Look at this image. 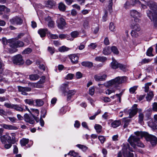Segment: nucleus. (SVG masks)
<instances>
[{"label":"nucleus","instance_id":"obj_26","mask_svg":"<svg viewBox=\"0 0 157 157\" xmlns=\"http://www.w3.org/2000/svg\"><path fill=\"white\" fill-rule=\"evenodd\" d=\"M102 52L105 55H109L111 53V48L109 47H105L103 50Z\"/></svg>","mask_w":157,"mask_h":157},{"label":"nucleus","instance_id":"obj_60","mask_svg":"<svg viewBox=\"0 0 157 157\" xmlns=\"http://www.w3.org/2000/svg\"><path fill=\"white\" fill-rule=\"evenodd\" d=\"M48 50L51 55H52L55 52L54 48H53L48 47Z\"/></svg>","mask_w":157,"mask_h":157},{"label":"nucleus","instance_id":"obj_51","mask_svg":"<svg viewBox=\"0 0 157 157\" xmlns=\"http://www.w3.org/2000/svg\"><path fill=\"white\" fill-rule=\"evenodd\" d=\"M115 90L114 89L110 90V89H107L106 90L105 92V93L106 94L109 95L115 92Z\"/></svg>","mask_w":157,"mask_h":157},{"label":"nucleus","instance_id":"obj_63","mask_svg":"<svg viewBox=\"0 0 157 157\" xmlns=\"http://www.w3.org/2000/svg\"><path fill=\"white\" fill-rule=\"evenodd\" d=\"M5 10V6L4 5H0V14H3V12Z\"/></svg>","mask_w":157,"mask_h":157},{"label":"nucleus","instance_id":"obj_59","mask_svg":"<svg viewBox=\"0 0 157 157\" xmlns=\"http://www.w3.org/2000/svg\"><path fill=\"white\" fill-rule=\"evenodd\" d=\"M131 33V36L133 37H137L138 36V33L136 32V31L134 30H132Z\"/></svg>","mask_w":157,"mask_h":157},{"label":"nucleus","instance_id":"obj_38","mask_svg":"<svg viewBox=\"0 0 157 157\" xmlns=\"http://www.w3.org/2000/svg\"><path fill=\"white\" fill-rule=\"evenodd\" d=\"M35 102L36 103V105L38 106H42L44 102L43 101L40 99H37L36 100Z\"/></svg>","mask_w":157,"mask_h":157},{"label":"nucleus","instance_id":"obj_29","mask_svg":"<svg viewBox=\"0 0 157 157\" xmlns=\"http://www.w3.org/2000/svg\"><path fill=\"white\" fill-rule=\"evenodd\" d=\"M29 142V139L23 138L20 141V143L22 146H24L28 144Z\"/></svg>","mask_w":157,"mask_h":157},{"label":"nucleus","instance_id":"obj_27","mask_svg":"<svg viewBox=\"0 0 157 157\" xmlns=\"http://www.w3.org/2000/svg\"><path fill=\"white\" fill-rule=\"evenodd\" d=\"M66 6L65 5L63 2L59 3L58 5V8L59 10L64 12L66 10Z\"/></svg>","mask_w":157,"mask_h":157},{"label":"nucleus","instance_id":"obj_6","mask_svg":"<svg viewBox=\"0 0 157 157\" xmlns=\"http://www.w3.org/2000/svg\"><path fill=\"white\" fill-rule=\"evenodd\" d=\"M122 151L123 155L124 157H134V154L132 152L133 151L132 148L130 147L128 144H123Z\"/></svg>","mask_w":157,"mask_h":157},{"label":"nucleus","instance_id":"obj_17","mask_svg":"<svg viewBox=\"0 0 157 157\" xmlns=\"http://www.w3.org/2000/svg\"><path fill=\"white\" fill-rule=\"evenodd\" d=\"M1 126L4 128L8 130H16L18 129V128L16 126L7 124H2Z\"/></svg>","mask_w":157,"mask_h":157},{"label":"nucleus","instance_id":"obj_25","mask_svg":"<svg viewBox=\"0 0 157 157\" xmlns=\"http://www.w3.org/2000/svg\"><path fill=\"white\" fill-rule=\"evenodd\" d=\"M130 27L132 30L138 32L140 30V28L139 24L137 23H133Z\"/></svg>","mask_w":157,"mask_h":157},{"label":"nucleus","instance_id":"obj_61","mask_svg":"<svg viewBox=\"0 0 157 157\" xmlns=\"http://www.w3.org/2000/svg\"><path fill=\"white\" fill-rule=\"evenodd\" d=\"M4 105L8 108L13 109L14 104H11L9 103H5Z\"/></svg>","mask_w":157,"mask_h":157},{"label":"nucleus","instance_id":"obj_35","mask_svg":"<svg viewBox=\"0 0 157 157\" xmlns=\"http://www.w3.org/2000/svg\"><path fill=\"white\" fill-rule=\"evenodd\" d=\"M139 120L138 122L139 123H140L141 124H143L144 122L143 120L144 119V114L141 113H139Z\"/></svg>","mask_w":157,"mask_h":157},{"label":"nucleus","instance_id":"obj_49","mask_svg":"<svg viewBox=\"0 0 157 157\" xmlns=\"http://www.w3.org/2000/svg\"><path fill=\"white\" fill-rule=\"evenodd\" d=\"M68 82H67L63 84L61 86L60 89L63 92H64L65 91L66 88L68 86Z\"/></svg>","mask_w":157,"mask_h":157},{"label":"nucleus","instance_id":"obj_47","mask_svg":"<svg viewBox=\"0 0 157 157\" xmlns=\"http://www.w3.org/2000/svg\"><path fill=\"white\" fill-rule=\"evenodd\" d=\"M68 154L74 157H79V154L78 153L75 152L74 151H71L68 153Z\"/></svg>","mask_w":157,"mask_h":157},{"label":"nucleus","instance_id":"obj_23","mask_svg":"<svg viewBox=\"0 0 157 157\" xmlns=\"http://www.w3.org/2000/svg\"><path fill=\"white\" fill-rule=\"evenodd\" d=\"M45 78L44 76H42L37 83L35 84L34 86L37 88L41 87V86L40 84L44 83L45 80Z\"/></svg>","mask_w":157,"mask_h":157},{"label":"nucleus","instance_id":"obj_28","mask_svg":"<svg viewBox=\"0 0 157 157\" xmlns=\"http://www.w3.org/2000/svg\"><path fill=\"white\" fill-rule=\"evenodd\" d=\"M81 64L84 67H91L93 66V64L92 62L88 61L83 62L81 63Z\"/></svg>","mask_w":157,"mask_h":157},{"label":"nucleus","instance_id":"obj_32","mask_svg":"<svg viewBox=\"0 0 157 157\" xmlns=\"http://www.w3.org/2000/svg\"><path fill=\"white\" fill-rule=\"evenodd\" d=\"M39 78V76L36 74H32L29 75V78L31 80H36Z\"/></svg>","mask_w":157,"mask_h":157},{"label":"nucleus","instance_id":"obj_34","mask_svg":"<svg viewBox=\"0 0 157 157\" xmlns=\"http://www.w3.org/2000/svg\"><path fill=\"white\" fill-rule=\"evenodd\" d=\"M119 64L115 60H113L111 63V67L113 69H116L118 68Z\"/></svg>","mask_w":157,"mask_h":157},{"label":"nucleus","instance_id":"obj_40","mask_svg":"<svg viewBox=\"0 0 157 157\" xmlns=\"http://www.w3.org/2000/svg\"><path fill=\"white\" fill-rule=\"evenodd\" d=\"M102 126L98 124H95L94 125V128L98 133H100L101 131Z\"/></svg>","mask_w":157,"mask_h":157},{"label":"nucleus","instance_id":"obj_42","mask_svg":"<svg viewBox=\"0 0 157 157\" xmlns=\"http://www.w3.org/2000/svg\"><path fill=\"white\" fill-rule=\"evenodd\" d=\"M76 146L84 151H86L88 149V147L86 146L80 144H78Z\"/></svg>","mask_w":157,"mask_h":157},{"label":"nucleus","instance_id":"obj_15","mask_svg":"<svg viewBox=\"0 0 157 157\" xmlns=\"http://www.w3.org/2000/svg\"><path fill=\"white\" fill-rule=\"evenodd\" d=\"M13 109L21 112L25 111V109L24 108V105H14Z\"/></svg>","mask_w":157,"mask_h":157},{"label":"nucleus","instance_id":"obj_48","mask_svg":"<svg viewBox=\"0 0 157 157\" xmlns=\"http://www.w3.org/2000/svg\"><path fill=\"white\" fill-rule=\"evenodd\" d=\"M79 33L77 31H74L71 32V36L73 38H75L78 37Z\"/></svg>","mask_w":157,"mask_h":157},{"label":"nucleus","instance_id":"obj_18","mask_svg":"<svg viewBox=\"0 0 157 157\" xmlns=\"http://www.w3.org/2000/svg\"><path fill=\"white\" fill-rule=\"evenodd\" d=\"M2 42L3 44L4 49H7L6 45L9 46L10 44H12V40L11 39L7 40L6 38L4 37L2 38Z\"/></svg>","mask_w":157,"mask_h":157},{"label":"nucleus","instance_id":"obj_44","mask_svg":"<svg viewBox=\"0 0 157 157\" xmlns=\"http://www.w3.org/2000/svg\"><path fill=\"white\" fill-rule=\"evenodd\" d=\"M32 110V113L31 114L33 117V114L35 115V116H38L39 114V110L37 109H31Z\"/></svg>","mask_w":157,"mask_h":157},{"label":"nucleus","instance_id":"obj_55","mask_svg":"<svg viewBox=\"0 0 157 157\" xmlns=\"http://www.w3.org/2000/svg\"><path fill=\"white\" fill-rule=\"evenodd\" d=\"M109 29L112 31H114L115 30V26L113 23L111 22L110 23Z\"/></svg>","mask_w":157,"mask_h":157},{"label":"nucleus","instance_id":"obj_33","mask_svg":"<svg viewBox=\"0 0 157 157\" xmlns=\"http://www.w3.org/2000/svg\"><path fill=\"white\" fill-rule=\"evenodd\" d=\"M154 96L153 93L152 91L149 92L147 94V95L146 97L147 101H150L152 98Z\"/></svg>","mask_w":157,"mask_h":157},{"label":"nucleus","instance_id":"obj_50","mask_svg":"<svg viewBox=\"0 0 157 157\" xmlns=\"http://www.w3.org/2000/svg\"><path fill=\"white\" fill-rule=\"evenodd\" d=\"M32 51V49L30 48H26L24 51L22 52L23 54H27L31 53Z\"/></svg>","mask_w":157,"mask_h":157},{"label":"nucleus","instance_id":"obj_30","mask_svg":"<svg viewBox=\"0 0 157 157\" xmlns=\"http://www.w3.org/2000/svg\"><path fill=\"white\" fill-rule=\"evenodd\" d=\"M90 20L89 18H86L83 21V26L84 28L88 29L89 26V21Z\"/></svg>","mask_w":157,"mask_h":157},{"label":"nucleus","instance_id":"obj_2","mask_svg":"<svg viewBox=\"0 0 157 157\" xmlns=\"http://www.w3.org/2000/svg\"><path fill=\"white\" fill-rule=\"evenodd\" d=\"M126 80L125 76H119L107 82L104 84L105 86L108 87L116 88L119 84L125 82Z\"/></svg>","mask_w":157,"mask_h":157},{"label":"nucleus","instance_id":"obj_20","mask_svg":"<svg viewBox=\"0 0 157 157\" xmlns=\"http://www.w3.org/2000/svg\"><path fill=\"white\" fill-rule=\"evenodd\" d=\"M135 5V2L133 0H127L124 4V7L127 9L129 8L131 6Z\"/></svg>","mask_w":157,"mask_h":157},{"label":"nucleus","instance_id":"obj_13","mask_svg":"<svg viewBox=\"0 0 157 157\" xmlns=\"http://www.w3.org/2000/svg\"><path fill=\"white\" fill-rule=\"evenodd\" d=\"M18 88L19 92H21L22 94L27 95L28 93L26 92L30 91L31 90V88L30 87H23L20 86H18Z\"/></svg>","mask_w":157,"mask_h":157},{"label":"nucleus","instance_id":"obj_45","mask_svg":"<svg viewBox=\"0 0 157 157\" xmlns=\"http://www.w3.org/2000/svg\"><path fill=\"white\" fill-rule=\"evenodd\" d=\"M153 50V49L151 47L148 48L146 52V55L149 56H153V55L152 54Z\"/></svg>","mask_w":157,"mask_h":157},{"label":"nucleus","instance_id":"obj_11","mask_svg":"<svg viewBox=\"0 0 157 157\" xmlns=\"http://www.w3.org/2000/svg\"><path fill=\"white\" fill-rule=\"evenodd\" d=\"M107 75L105 74H102L101 73L99 74L96 75L94 76L95 80L97 82L104 81L106 80Z\"/></svg>","mask_w":157,"mask_h":157},{"label":"nucleus","instance_id":"obj_3","mask_svg":"<svg viewBox=\"0 0 157 157\" xmlns=\"http://www.w3.org/2000/svg\"><path fill=\"white\" fill-rule=\"evenodd\" d=\"M136 135V136H131L128 139V142L134 148H135L136 145L139 147H144V144L140 141V138L138 137L140 136L142 138L143 137Z\"/></svg>","mask_w":157,"mask_h":157},{"label":"nucleus","instance_id":"obj_52","mask_svg":"<svg viewBox=\"0 0 157 157\" xmlns=\"http://www.w3.org/2000/svg\"><path fill=\"white\" fill-rule=\"evenodd\" d=\"M137 86H134L132 87H131L129 89V91L131 94H133L135 92L137 88Z\"/></svg>","mask_w":157,"mask_h":157},{"label":"nucleus","instance_id":"obj_56","mask_svg":"<svg viewBox=\"0 0 157 157\" xmlns=\"http://www.w3.org/2000/svg\"><path fill=\"white\" fill-rule=\"evenodd\" d=\"M101 99L105 102H110L111 101L110 98L108 97H102L101 98Z\"/></svg>","mask_w":157,"mask_h":157},{"label":"nucleus","instance_id":"obj_46","mask_svg":"<svg viewBox=\"0 0 157 157\" xmlns=\"http://www.w3.org/2000/svg\"><path fill=\"white\" fill-rule=\"evenodd\" d=\"M148 124L149 127L153 129L156 128L155 124L152 120H151L149 121L148 123Z\"/></svg>","mask_w":157,"mask_h":157},{"label":"nucleus","instance_id":"obj_5","mask_svg":"<svg viewBox=\"0 0 157 157\" xmlns=\"http://www.w3.org/2000/svg\"><path fill=\"white\" fill-rule=\"evenodd\" d=\"M134 133L137 136H140L141 137H144L148 138L152 145H156L157 142V138L155 136L149 135L147 132H143L137 131L135 132Z\"/></svg>","mask_w":157,"mask_h":157},{"label":"nucleus","instance_id":"obj_19","mask_svg":"<svg viewBox=\"0 0 157 157\" xmlns=\"http://www.w3.org/2000/svg\"><path fill=\"white\" fill-rule=\"evenodd\" d=\"M44 3L45 6L49 8H52L53 6H55L56 2L53 0H48L44 1Z\"/></svg>","mask_w":157,"mask_h":157},{"label":"nucleus","instance_id":"obj_24","mask_svg":"<svg viewBox=\"0 0 157 157\" xmlns=\"http://www.w3.org/2000/svg\"><path fill=\"white\" fill-rule=\"evenodd\" d=\"M48 29H39L38 32L40 37H43L45 36L46 33Z\"/></svg>","mask_w":157,"mask_h":157},{"label":"nucleus","instance_id":"obj_57","mask_svg":"<svg viewBox=\"0 0 157 157\" xmlns=\"http://www.w3.org/2000/svg\"><path fill=\"white\" fill-rule=\"evenodd\" d=\"M97 46V44L96 43H91L88 46L89 48L91 49H94Z\"/></svg>","mask_w":157,"mask_h":157},{"label":"nucleus","instance_id":"obj_10","mask_svg":"<svg viewBox=\"0 0 157 157\" xmlns=\"http://www.w3.org/2000/svg\"><path fill=\"white\" fill-rule=\"evenodd\" d=\"M56 24L59 28L63 29L66 25L65 21L62 17L58 18L56 21Z\"/></svg>","mask_w":157,"mask_h":157},{"label":"nucleus","instance_id":"obj_58","mask_svg":"<svg viewBox=\"0 0 157 157\" xmlns=\"http://www.w3.org/2000/svg\"><path fill=\"white\" fill-rule=\"evenodd\" d=\"M100 112H101L100 110V109L98 110V111L97 112L95 113L94 115L90 117H89V119L90 120L94 119L95 118L96 116H97L98 114L99 113H100Z\"/></svg>","mask_w":157,"mask_h":157},{"label":"nucleus","instance_id":"obj_8","mask_svg":"<svg viewBox=\"0 0 157 157\" xmlns=\"http://www.w3.org/2000/svg\"><path fill=\"white\" fill-rule=\"evenodd\" d=\"M11 24L13 25H21L23 22L22 19L20 17L16 16L13 17L10 20Z\"/></svg>","mask_w":157,"mask_h":157},{"label":"nucleus","instance_id":"obj_7","mask_svg":"<svg viewBox=\"0 0 157 157\" xmlns=\"http://www.w3.org/2000/svg\"><path fill=\"white\" fill-rule=\"evenodd\" d=\"M13 63L17 65H21L24 63V61L22 56L20 55H17L14 56L12 58Z\"/></svg>","mask_w":157,"mask_h":157},{"label":"nucleus","instance_id":"obj_41","mask_svg":"<svg viewBox=\"0 0 157 157\" xmlns=\"http://www.w3.org/2000/svg\"><path fill=\"white\" fill-rule=\"evenodd\" d=\"M151 61V60L149 59H143L142 61L140 62L139 63V65H141L150 62Z\"/></svg>","mask_w":157,"mask_h":157},{"label":"nucleus","instance_id":"obj_9","mask_svg":"<svg viewBox=\"0 0 157 157\" xmlns=\"http://www.w3.org/2000/svg\"><path fill=\"white\" fill-rule=\"evenodd\" d=\"M137 105L134 104L132 107V108L128 110L129 117L131 118L134 117L137 113L138 109Z\"/></svg>","mask_w":157,"mask_h":157},{"label":"nucleus","instance_id":"obj_54","mask_svg":"<svg viewBox=\"0 0 157 157\" xmlns=\"http://www.w3.org/2000/svg\"><path fill=\"white\" fill-rule=\"evenodd\" d=\"M98 139L101 144H103L105 141V138L102 136H99Z\"/></svg>","mask_w":157,"mask_h":157},{"label":"nucleus","instance_id":"obj_14","mask_svg":"<svg viewBox=\"0 0 157 157\" xmlns=\"http://www.w3.org/2000/svg\"><path fill=\"white\" fill-rule=\"evenodd\" d=\"M24 44L22 41H17L16 42L10 44L9 46L12 48H17L23 47Z\"/></svg>","mask_w":157,"mask_h":157},{"label":"nucleus","instance_id":"obj_21","mask_svg":"<svg viewBox=\"0 0 157 157\" xmlns=\"http://www.w3.org/2000/svg\"><path fill=\"white\" fill-rule=\"evenodd\" d=\"M69 58L72 63L74 64L77 63L79 59L78 57L75 55H71L69 56Z\"/></svg>","mask_w":157,"mask_h":157},{"label":"nucleus","instance_id":"obj_64","mask_svg":"<svg viewBox=\"0 0 157 157\" xmlns=\"http://www.w3.org/2000/svg\"><path fill=\"white\" fill-rule=\"evenodd\" d=\"M152 110L153 111L157 112V103L154 102L152 105Z\"/></svg>","mask_w":157,"mask_h":157},{"label":"nucleus","instance_id":"obj_16","mask_svg":"<svg viewBox=\"0 0 157 157\" xmlns=\"http://www.w3.org/2000/svg\"><path fill=\"white\" fill-rule=\"evenodd\" d=\"M24 120L25 122L29 123L31 124H33L35 123L33 118L31 117L27 114L24 115Z\"/></svg>","mask_w":157,"mask_h":157},{"label":"nucleus","instance_id":"obj_31","mask_svg":"<svg viewBox=\"0 0 157 157\" xmlns=\"http://www.w3.org/2000/svg\"><path fill=\"white\" fill-rule=\"evenodd\" d=\"M121 122L119 120L113 121L111 124V126L113 128H116L119 126L121 124Z\"/></svg>","mask_w":157,"mask_h":157},{"label":"nucleus","instance_id":"obj_39","mask_svg":"<svg viewBox=\"0 0 157 157\" xmlns=\"http://www.w3.org/2000/svg\"><path fill=\"white\" fill-rule=\"evenodd\" d=\"M69 48L64 46L61 47H59L58 49L59 51L60 52H64L66 51H67L69 50Z\"/></svg>","mask_w":157,"mask_h":157},{"label":"nucleus","instance_id":"obj_36","mask_svg":"<svg viewBox=\"0 0 157 157\" xmlns=\"http://www.w3.org/2000/svg\"><path fill=\"white\" fill-rule=\"evenodd\" d=\"M106 58L104 56H98L96 57L95 59V60L98 62H105L106 60Z\"/></svg>","mask_w":157,"mask_h":157},{"label":"nucleus","instance_id":"obj_4","mask_svg":"<svg viewBox=\"0 0 157 157\" xmlns=\"http://www.w3.org/2000/svg\"><path fill=\"white\" fill-rule=\"evenodd\" d=\"M10 134L11 136L10 135L9 133H6L5 135L0 137L1 141L2 144H5L6 141L12 144H14L16 142V134L15 133H11Z\"/></svg>","mask_w":157,"mask_h":157},{"label":"nucleus","instance_id":"obj_62","mask_svg":"<svg viewBox=\"0 0 157 157\" xmlns=\"http://www.w3.org/2000/svg\"><path fill=\"white\" fill-rule=\"evenodd\" d=\"M74 75L72 74H68L66 77V79L68 80L72 79L74 77Z\"/></svg>","mask_w":157,"mask_h":157},{"label":"nucleus","instance_id":"obj_37","mask_svg":"<svg viewBox=\"0 0 157 157\" xmlns=\"http://www.w3.org/2000/svg\"><path fill=\"white\" fill-rule=\"evenodd\" d=\"M111 52H112L114 54L118 55L119 53V51L116 47L113 46L111 47Z\"/></svg>","mask_w":157,"mask_h":157},{"label":"nucleus","instance_id":"obj_12","mask_svg":"<svg viewBox=\"0 0 157 157\" xmlns=\"http://www.w3.org/2000/svg\"><path fill=\"white\" fill-rule=\"evenodd\" d=\"M130 13L131 16L133 18H136L134 19L135 21L136 22H139V20L137 18L141 17V15L140 13L135 10H132L130 11Z\"/></svg>","mask_w":157,"mask_h":157},{"label":"nucleus","instance_id":"obj_43","mask_svg":"<svg viewBox=\"0 0 157 157\" xmlns=\"http://www.w3.org/2000/svg\"><path fill=\"white\" fill-rule=\"evenodd\" d=\"M123 122H124V128H126L128 125L130 120L127 118H124L123 119Z\"/></svg>","mask_w":157,"mask_h":157},{"label":"nucleus","instance_id":"obj_53","mask_svg":"<svg viewBox=\"0 0 157 157\" xmlns=\"http://www.w3.org/2000/svg\"><path fill=\"white\" fill-rule=\"evenodd\" d=\"M24 101L26 103L30 105H33L34 102V101L31 99H26Z\"/></svg>","mask_w":157,"mask_h":157},{"label":"nucleus","instance_id":"obj_1","mask_svg":"<svg viewBox=\"0 0 157 157\" xmlns=\"http://www.w3.org/2000/svg\"><path fill=\"white\" fill-rule=\"evenodd\" d=\"M147 5L152 10V12L149 10L147 11V16L153 21L154 26L157 28V5L156 3L152 1H150L147 2Z\"/></svg>","mask_w":157,"mask_h":157},{"label":"nucleus","instance_id":"obj_22","mask_svg":"<svg viewBox=\"0 0 157 157\" xmlns=\"http://www.w3.org/2000/svg\"><path fill=\"white\" fill-rule=\"evenodd\" d=\"M45 20L48 22V25L49 27L52 28L54 25V21H53L50 16H48L45 18Z\"/></svg>","mask_w":157,"mask_h":157}]
</instances>
